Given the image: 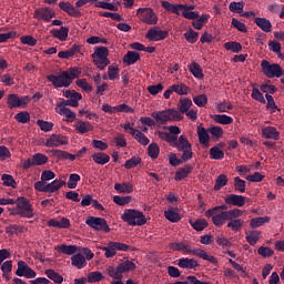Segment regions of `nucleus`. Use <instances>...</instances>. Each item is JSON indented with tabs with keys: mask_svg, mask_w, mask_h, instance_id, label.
Segmentation results:
<instances>
[{
	"mask_svg": "<svg viewBox=\"0 0 284 284\" xmlns=\"http://www.w3.org/2000/svg\"><path fill=\"white\" fill-rule=\"evenodd\" d=\"M54 17H57V12L51 8H39L33 12V19H37L38 21L50 22Z\"/></svg>",
	"mask_w": 284,
	"mask_h": 284,
	"instance_id": "obj_10",
	"label": "nucleus"
},
{
	"mask_svg": "<svg viewBox=\"0 0 284 284\" xmlns=\"http://www.w3.org/2000/svg\"><path fill=\"white\" fill-rule=\"evenodd\" d=\"M75 130L79 134H88V132H92L94 130V125L90 122L78 121L75 123Z\"/></svg>",
	"mask_w": 284,
	"mask_h": 284,
	"instance_id": "obj_30",
	"label": "nucleus"
},
{
	"mask_svg": "<svg viewBox=\"0 0 284 284\" xmlns=\"http://www.w3.org/2000/svg\"><path fill=\"white\" fill-rule=\"evenodd\" d=\"M59 8L63 12H67L69 17H75V18L81 17V11L70 2H60Z\"/></svg>",
	"mask_w": 284,
	"mask_h": 284,
	"instance_id": "obj_15",
	"label": "nucleus"
},
{
	"mask_svg": "<svg viewBox=\"0 0 284 284\" xmlns=\"http://www.w3.org/2000/svg\"><path fill=\"white\" fill-rule=\"evenodd\" d=\"M79 52H81V45L73 44L70 49L60 51L58 57L59 59H72V57H74V54H79Z\"/></svg>",
	"mask_w": 284,
	"mask_h": 284,
	"instance_id": "obj_18",
	"label": "nucleus"
},
{
	"mask_svg": "<svg viewBox=\"0 0 284 284\" xmlns=\"http://www.w3.org/2000/svg\"><path fill=\"white\" fill-rule=\"evenodd\" d=\"M192 170H194V166L192 165H185V168H182L175 172V181H183V179H187L190 174H192Z\"/></svg>",
	"mask_w": 284,
	"mask_h": 284,
	"instance_id": "obj_29",
	"label": "nucleus"
},
{
	"mask_svg": "<svg viewBox=\"0 0 284 284\" xmlns=\"http://www.w3.org/2000/svg\"><path fill=\"white\" fill-rule=\"evenodd\" d=\"M184 39H186L189 43H196V41H199V32L191 29L184 33Z\"/></svg>",
	"mask_w": 284,
	"mask_h": 284,
	"instance_id": "obj_63",
	"label": "nucleus"
},
{
	"mask_svg": "<svg viewBox=\"0 0 284 284\" xmlns=\"http://www.w3.org/2000/svg\"><path fill=\"white\" fill-rule=\"evenodd\" d=\"M75 85H78V88H81L84 90V92H92V85H90V83H88V80L85 79H79L75 81Z\"/></svg>",
	"mask_w": 284,
	"mask_h": 284,
	"instance_id": "obj_64",
	"label": "nucleus"
},
{
	"mask_svg": "<svg viewBox=\"0 0 284 284\" xmlns=\"http://www.w3.org/2000/svg\"><path fill=\"white\" fill-rule=\"evenodd\" d=\"M229 221L230 222L226 224V227H230L232 232H241V230H243V225L245 224V222H243V220L239 217H235Z\"/></svg>",
	"mask_w": 284,
	"mask_h": 284,
	"instance_id": "obj_36",
	"label": "nucleus"
},
{
	"mask_svg": "<svg viewBox=\"0 0 284 284\" xmlns=\"http://www.w3.org/2000/svg\"><path fill=\"white\" fill-rule=\"evenodd\" d=\"M141 156H132L124 163L125 170H132V168H136V165H141Z\"/></svg>",
	"mask_w": 284,
	"mask_h": 284,
	"instance_id": "obj_56",
	"label": "nucleus"
},
{
	"mask_svg": "<svg viewBox=\"0 0 284 284\" xmlns=\"http://www.w3.org/2000/svg\"><path fill=\"white\" fill-rule=\"evenodd\" d=\"M47 148H59L60 145H68V138L61 134H52L44 144Z\"/></svg>",
	"mask_w": 284,
	"mask_h": 284,
	"instance_id": "obj_12",
	"label": "nucleus"
},
{
	"mask_svg": "<svg viewBox=\"0 0 284 284\" xmlns=\"http://www.w3.org/2000/svg\"><path fill=\"white\" fill-rule=\"evenodd\" d=\"M91 57H100L102 59H108L110 57V50L106 47H97Z\"/></svg>",
	"mask_w": 284,
	"mask_h": 284,
	"instance_id": "obj_50",
	"label": "nucleus"
},
{
	"mask_svg": "<svg viewBox=\"0 0 284 284\" xmlns=\"http://www.w3.org/2000/svg\"><path fill=\"white\" fill-rule=\"evenodd\" d=\"M179 111L180 114H185V112H187L190 110V108H192V100L190 98H181L179 100Z\"/></svg>",
	"mask_w": 284,
	"mask_h": 284,
	"instance_id": "obj_38",
	"label": "nucleus"
},
{
	"mask_svg": "<svg viewBox=\"0 0 284 284\" xmlns=\"http://www.w3.org/2000/svg\"><path fill=\"white\" fill-rule=\"evenodd\" d=\"M178 267H182V270H194V267H199V262L194 258L182 257L178 262Z\"/></svg>",
	"mask_w": 284,
	"mask_h": 284,
	"instance_id": "obj_19",
	"label": "nucleus"
},
{
	"mask_svg": "<svg viewBox=\"0 0 284 284\" xmlns=\"http://www.w3.org/2000/svg\"><path fill=\"white\" fill-rule=\"evenodd\" d=\"M193 255L199 256V258H203V261H209V263H213V265H216L219 263V260H216V257L209 255L207 252L202 248H194Z\"/></svg>",
	"mask_w": 284,
	"mask_h": 284,
	"instance_id": "obj_24",
	"label": "nucleus"
},
{
	"mask_svg": "<svg viewBox=\"0 0 284 284\" xmlns=\"http://www.w3.org/2000/svg\"><path fill=\"white\" fill-rule=\"evenodd\" d=\"M227 181H230L227 179V175L225 174H220L216 180H215V185H214V190L215 192H219V190H221L222 187H225V185H227Z\"/></svg>",
	"mask_w": 284,
	"mask_h": 284,
	"instance_id": "obj_48",
	"label": "nucleus"
},
{
	"mask_svg": "<svg viewBox=\"0 0 284 284\" xmlns=\"http://www.w3.org/2000/svg\"><path fill=\"white\" fill-rule=\"evenodd\" d=\"M85 223L95 232H110V225H108V221L103 217L89 216Z\"/></svg>",
	"mask_w": 284,
	"mask_h": 284,
	"instance_id": "obj_9",
	"label": "nucleus"
},
{
	"mask_svg": "<svg viewBox=\"0 0 284 284\" xmlns=\"http://www.w3.org/2000/svg\"><path fill=\"white\" fill-rule=\"evenodd\" d=\"M170 250H173V252H184L185 254H194V248L189 246V244H185L183 242H173L169 244Z\"/></svg>",
	"mask_w": 284,
	"mask_h": 284,
	"instance_id": "obj_16",
	"label": "nucleus"
},
{
	"mask_svg": "<svg viewBox=\"0 0 284 284\" xmlns=\"http://www.w3.org/2000/svg\"><path fill=\"white\" fill-rule=\"evenodd\" d=\"M212 119L215 123H220L221 125H231V123L234 122L232 116H229L226 114H215L212 115Z\"/></svg>",
	"mask_w": 284,
	"mask_h": 284,
	"instance_id": "obj_39",
	"label": "nucleus"
},
{
	"mask_svg": "<svg viewBox=\"0 0 284 284\" xmlns=\"http://www.w3.org/2000/svg\"><path fill=\"white\" fill-rule=\"evenodd\" d=\"M225 50H230L231 52H241L243 50V45L240 42H226L224 43Z\"/></svg>",
	"mask_w": 284,
	"mask_h": 284,
	"instance_id": "obj_57",
	"label": "nucleus"
},
{
	"mask_svg": "<svg viewBox=\"0 0 284 284\" xmlns=\"http://www.w3.org/2000/svg\"><path fill=\"white\" fill-rule=\"evenodd\" d=\"M141 60V53L136 51H128L126 54L123 57V63L126 65H134L136 61Z\"/></svg>",
	"mask_w": 284,
	"mask_h": 284,
	"instance_id": "obj_25",
	"label": "nucleus"
},
{
	"mask_svg": "<svg viewBox=\"0 0 284 284\" xmlns=\"http://www.w3.org/2000/svg\"><path fill=\"white\" fill-rule=\"evenodd\" d=\"M129 134H132V136L138 141V143H141V145H148L150 143V139L143 134V132L139 130H132V132H129Z\"/></svg>",
	"mask_w": 284,
	"mask_h": 284,
	"instance_id": "obj_41",
	"label": "nucleus"
},
{
	"mask_svg": "<svg viewBox=\"0 0 284 284\" xmlns=\"http://www.w3.org/2000/svg\"><path fill=\"white\" fill-rule=\"evenodd\" d=\"M164 216L171 223H179V221H181V214H179V212L174 211V209H170V210L165 211Z\"/></svg>",
	"mask_w": 284,
	"mask_h": 284,
	"instance_id": "obj_45",
	"label": "nucleus"
},
{
	"mask_svg": "<svg viewBox=\"0 0 284 284\" xmlns=\"http://www.w3.org/2000/svg\"><path fill=\"white\" fill-rule=\"evenodd\" d=\"M44 274L50 281H54L58 284L63 283V277L52 268L45 270Z\"/></svg>",
	"mask_w": 284,
	"mask_h": 284,
	"instance_id": "obj_46",
	"label": "nucleus"
},
{
	"mask_svg": "<svg viewBox=\"0 0 284 284\" xmlns=\"http://www.w3.org/2000/svg\"><path fill=\"white\" fill-rule=\"evenodd\" d=\"M72 261V265L74 267H78V270H83V267H85V265H88V262H85V256H83V254H75L71 257Z\"/></svg>",
	"mask_w": 284,
	"mask_h": 284,
	"instance_id": "obj_34",
	"label": "nucleus"
},
{
	"mask_svg": "<svg viewBox=\"0 0 284 284\" xmlns=\"http://www.w3.org/2000/svg\"><path fill=\"white\" fill-rule=\"evenodd\" d=\"M246 237L245 240L247 241V243L250 245H256V243H258V241H261V231H248V233H246Z\"/></svg>",
	"mask_w": 284,
	"mask_h": 284,
	"instance_id": "obj_40",
	"label": "nucleus"
},
{
	"mask_svg": "<svg viewBox=\"0 0 284 284\" xmlns=\"http://www.w3.org/2000/svg\"><path fill=\"white\" fill-rule=\"evenodd\" d=\"M189 70L193 74V77H195V79H203V77H204L203 69L201 68L200 63L192 62L189 65Z\"/></svg>",
	"mask_w": 284,
	"mask_h": 284,
	"instance_id": "obj_42",
	"label": "nucleus"
},
{
	"mask_svg": "<svg viewBox=\"0 0 284 284\" xmlns=\"http://www.w3.org/2000/svg\"><path fill=\"white\" fill-rule=\"evenodd\" d=\"M245 196L243 195H236V194H230L226 195L224 199L225 205H233L234 207H243L245 205Z\"/></svg>",
	"mask_w": 284,
	"mask_h": 284,
	"instance_id": "obj_14",
	"label": "nucleus"
},
{
	"mask_svg": "<svg viewBox=\"0 0 284 284\" xmlns=\"http://www.w3.org/2000/svg\"><path fill=\"white\" fill-rule=\"evenodd\" d=\"M151 116L155 120L158 125H165L168 121H183V114L175 109L153 112Z\"/></svg>",
	"mask_w": 284,
	"mask_h": 284,
	"instance_id": "obj_3",
	"label": "nucleus"
},
{
	"mask_svg": "<svg viewBox=\"0 0 284 284\" xmlns=\"http://www.w3.org/2000/svg\"><path fill=\"white\" fill-rule=\"evenodd\" d=\"M161 6L168 12H172V14H181L179 10H183V8H185V4H172L170 1H162Z\"/></svg>",
	"mask_w": 284,
	"mask_h": 284,
	"instance_id": "obj_31",
	"label": "nucleus"
},
{
	"mask_svg": "<svg viewBox=\"0 0 284 284\" xmlns=\"http://www.w3.org/2000/svg\"><path fill=\"white\" fill-rule=\"evenodd\" d=\"M244 7H245L244 2H231L229 6V10L231 12H236L237 14H242Z\"/></svg>",
	"mask_w": 284,
	"mask_h": 284,
	"instance_id": "obj_61",
	"label": "nucleus"
},
{
	"mask_svg": "<svg viewBox=\"0 0 284 284\" xmlns=\"http://www.w3.org/2000/svg\"><path fill=\"white\" fill-rule=\"evenodd\" d=\"M138 18L146 26H156L159 23V17L152 8H139L136 10Z\"/></svg>",
	"mask_w": 284,
	"mask_h": 284,
	"instance_id": "obj_8",
	"label": "nucleus"
},
{
	"mask_svg": "<svg viewBox=\"0 0 284 284\" xmlns=\"http://www.w3.org/2000/svg\"><path fill=\"white\" fill-rule=\"evenodd\" d=\"M55 250H58L62 254H67L68 256H71V254L77 253V246H74V245H69L68 246L65 244H62L60 246H55Z\"/></svg>",
	"mask_w": 284,
	"mask_h": 284,
	"instance_id": "obj_49",
	"label": "nucleus"
},
{
	"mask_svg": "<svg viewBox=\"0 0 284 284\" xmlns=\"http://www.w3.org/2000/svg\"><path fill=\"white\" fill-rule=\"evenodd\" d=\"M170 37V32L165 30H156V29H149L145 38L149 41H163V39H168Z\"/></svg>",
	"mask_w": 284,
	"mask_h": 284,
	"instance_id": "obj_13",
	"label": "nucleus"
},
{
	"mask_svg": "<svg viewBox=\"0 0 284 284\" xmlns=\"http://www.w3.org/2000/svg\"><path fill=\"white\" fill-rule=\"evenodd\" d=\"M7 104L10 110H13V108H21V99L14 93L9 94Z\"/></svg>",
	"mask_w": 284,
	"mask_h": 284,
	"instance_id": "obj_43",
	"label": "nucleus"
},
{
	"mask_svg": "<svg viewBox=\"0 0 284 284\" xmlns=\"http://www.w3.org/2000/svg\"><path fill=\"white\" fill-rule=\"evenodd\" d=\"M175 148L179 152H183L184 150H190L192 148V143H190V140H187L185 135H181L175 142Z\"/></svg>",
	"mask_w": 284,
	"mask_h": 284,
	"instance_id": "obj_33",
	"label": "nucleus"
},
{
	"mask_svg": "<svg viewBox=\"0 0 284 284\" xmlns=\"http://www.w3.org/2000/svg\"><path fill=\"white\" fill-rule=\"evenodd\" d=\"M70 32V29L68 27H61L60 29H52L50 31V34L54 39H59V41H68V33Z\"/></svg>",
	"mask_w": 284,
	"mask_h": 284,
	"instance_id": "obj_17",
	"label": "nucleus"
},
{
	"mask_svg": "<svg viewBox=\"0 0 284 284\" xmlns=\"http://www.w3.org/2000/svg\"><path fill=\"white\" fill-rule=\"evenodd\" d=\"M17 276H24V278H36L37 272L32 270L26 262L19 261L18 262V270L16 271Z\"/></svg>",
	"mask_w": 284,
	"mask_h": 284,
	"instance_id": "obj_11",
	"label": "nucleus"
},
{
	"mask_svg": "<svg viewBox=\"0 0 284 284\" xmlns=\"http://www.w3.org/2000/svg\"><path fill=\"white\" fill-rule=\"evenodd\" d=\"M62 185H65V181L63 180H54L51 183L36 182L34 190H37V192H49L50 194H54V192H59L61 190Z\"/></svg>",
	"mask_w": 284,
	"mask_h": 284,
	"instance_id": "obj_6",
	"label": "nucleus"
},
{
	"mask_svg": "<svg viewBox=\"0 0 284 284\" xmlns=\"http://www.w3.org/2000/svg\"><path fill=\"white\" fill-rule=\"evenodd\" d=\"M245 185H246V182L244 180H242L239 176L234 178V191L235 192L244 193L245 192Z\"/></svg>",
	"mask_w": 284,
	"mask_h": 284,
	"instance_id": "obj_60",
	"label": "nucleus"
},
{
	"mask_svg": "<svg viewBox=\"0 0 284 284\" xmlns=\"http://www.w3.org/2000/svg\"><path fill=\"white\" fill-rule=\"evenodd\" d=\"M262 72L267 79H281V77H284V70L281 68V64L278 63H270L267 60H263L261 62Z\"/></svg>",
	"mask_w": 284,
	"mask_h": 284,
	"instance_id": "obj_5",
	"label": "nucleus"
},
{
	"mask_svg": "<svg viewBox=\"0 0 284 284\" xmlns=\"http://www.w3.org/2000/svg\"><path fill=\"white\" fill-rule=\"evenodd\" d=\"M210 131L203 128V124L197 126V138L201 145H210Z\"/></svg>",
	"mask_w": 284,
	"mask_h": 284,
	"instance_id": "obj_21",
	"label": "nucleus"
},
{
	"mask_svg": "<svg viewBox=\"0 0 284 284\" xmlns=\"http://www.w3.org/2000/svg\"><path fill=\"white\" fill-rule=\"evenodd\" d=\"M32 159L34 165H45L48 163V156L43 153H36Z\"/></svg>",
	"mask_w": 284,
	"mask_h": 284,
	"instance_id": "obj_58",
	"label": "nucleus"
},
{
	"mask_svg": "<svg viewBox=\"0 0 284 284\" xmlns=\"http://www.w3.org/2000/svg\"><path fill=\"white\" fill-rule=\"evenodd\" d=\"M240 216H243V211L240 209H232L229 211L214 212L210 219H212V223L215 227H221L222 225H225V221H232V219H239Z\"/></svg>",
	"mask_w": 284,
	"mask_h": 284,
	"instance_id": "obj_2",
	"label": "nucleus"
},
{
	"mask_svg": "<svg viewBox=\"0 0 284 284\" xmlns=\"http://www.w3.org/2000/svg\"><path fill=\"white\" fill-rule=\"evenodd\" d=\"M14 203H17V206L13 214L22 219H32L34 216V209H32L29 199L23 196L18 197L17 201L12 199H0V205H14Z\"/></svg>",
	"mask_w": 284,
	"mask_h": 284,
	"instance_id": "obj_1",
	"label": "nucleus"
},
{
	"mask_svg": "<svg viewBox=\"0 0 284 284\" xmlns=\"http://www.w3.org/2000/svg\"><path fill=\"white\" fill-rule=\"evenodd\" d=\"M1 179L3 181V185H6L7 187H17V181H14V178H12V175L2 174Z\"/></svg>",
	"mask_w": 284,
	"mask_h": 284,
	"instance_id": "obj_62",
	"label": "nucleus"
},
{
	"mask_svg": "<svg viewBox=\"0 0 284 284\" xmlns=\"http://www.w3.org/2000/svg\"><path fill=\"white\" fill-rule=\"evenodd\" d=\"M114 190L120 194H132V192H134V186L130 182L115 183Z\"/></svg>",
	"mask_w": 284,
	"mask_h": 284,
	"instance_id": "obj_28",
	"label": "nucleus"
},
{
	"mask_svg": "<svg viewBox=\"0 0 284 284\" xmlns=\"http://www.w3.org/2000/svg\"><path fill=\"white\" fill-rule=\"evenodd\" d=\"M189 223L195 232H203L209 225L207 220L205 219H197L195 221L189 220Z\"/></svg>",
	"mask_w": 284,
	"mask_h": 284,
	"instance_id": "obj_35",
	"label": "nucleus"
},
{
	"mask_svg": "<svg viewBox=\"0 0 284 284\" xmlns=\"http://www.w3.org/2000/svg\"><path fill=\"white\" fill-rule=\"evenodd\" d=\"M57 112L61 116L68 118L69 123H73V121L77 120V113H74L72 110H70L68 108H61Z\"/></svg>",
	"mask_w": 284,
	"mask_h": 284,
	"instance_id": "obj_44",
	"label": "nucleus"
},
{
	"mask_svg": "<svg viewBox=\"0 0 284 284\" xmlns=\"http://www.w3.org/2000/svg\"><path fill=\"white\" fill-rule=\"evenodd\" d=\"M79 181H81V175H79L77 173L70 174L69 181H68V184H67L69 190L77 189V185H78Z\"/></svg>",
	"mask_w": 284,
	"mask_h": 284,
	"instance_id": "obj_54",
	"label": "nucleus"
},
{
	"mask_svg": "<svg viewBox=\"0 0 284 284\" xmlns=\"http://www.w3.org/2000/svg\"><path fill=\"white\" fill-rule=\"evenodd\" d=\"M121 219L122 221H124V223H128V225L141 226L148 223V219H145V215H143V213L138 210H125Z\"/></svg>",
	"mask_w": 284,
	"mask_h": 284,
	"instance_id": "obj_4",
	"label": "nucleus"
},
{
	"mask_svg": "<svg viewBox=\"0 0 284 284\" xmlns=\"http://www.w3.org/2000/svg\"><path fill=\"white\" fill-rule=\"evenodd\" d=\"M4 232L9 236H14V234H23V232H28V227L20 226L18 224H10L6 226Z\"/></svg>",
	"mask_w": 284,
	"mask_h": 284,
	"instance_id": "obj_27",
	"label": "nucleus"
},
{
	"mask_svg": "<svg viewBox=\"0 0 284 284\" xmlns=\"http://www.w3.org/2000/svg\"><path fill=\"white\" fill-rule=\"evenodd\" d=\"M210 155H211V159L219 161V160L225 158V152H223V150L219 149V146H213L210 149Z\"/></svg>",
	"mask_w": 284,
	"mask_h": 284,
	"instance_id": "obj_53",
	"label": "nucleus"
},
{
	"mask_svg": "<svg viewBox=\"0 0 284 284\" xmlns=\"http://www.w3.org/2000/svg\"><path fill=\"white\" fill-rule=\"evenodd\" d=\"M265 223H270V216L254 217L251 220L250 226L256 230V227H261V225H265Z\"/></svg>",
	"mask_w": 284,
	"mask_h": 284,
	"instance_id": "obj_47",
	"label": "nucleus"
},
{
	"mask_svg": "<svg viewBox=\"0 0 284 284\" xmlns=\"http://www.w3.org/2000/svg\"><path fill=\"white\" fill-rule=\"evenodd\" d=\"M47 79L54 88H70L72 84V77L68 71H63L60 75L49 74Z\"/></svg>",
	"mask_w": 284,
	"mask_h": 284,
	"instance_id": "obj_7",
	"label": "nucleus"
},
{
	"mask_svg": "<svg viewBox=\"0 0 284 284\" xmlns=\"http://www.w3.org/2000/svg\"><path fill=\"white\" fill-rule=\"evenodd\" d=\"M14 119L18 121V123H30V113L28 111H21L14 115Z\"/></svg>",
	"mask_w": 284,
	"mask_h": 284,
	"instance_id": "obj_55",
	"label": "nucleus"
},
{
	"mask_svg": "<svg viewBox=\"0 0 284 284\" xmlns=\"http://www.w3.org/2000/svg\"><path fill=\"white\" fill-rule=\"evenodd\" d=\"M52 156H54L55 159H63L64 161H75L77 160V155L69 153L68 151H61V150H57L53 149L50 151Z\"/></svg>",
	"mask_w": 284,
	"mask_h": 284,
	"instance_id": "obj_22",
	"label": "nucleus"
},
{
	"mask_svg": "<svg viewBox=\"0 0 284 284\" xmlns=\"http://www.w3.org/2000/svg\"><path fill=\"white\" fill-rule=\"evenodd\" d=\"M193 255L199 256V258H203V261H209V263H213V265H216L219 263V260H216V257L209 255L207 252L202 248H194Z\"/></svg>",
	"mask_w": 284,
	"mask_h": 284,
	"instance_id": "obj_23",
	"label": "nucleus"
},
{
	"mask_svg": "<svg viewBox=\"0 0 284 284\" xmlns=\"http://www.w3.org/2000/svg\"><path fill=\"white\" fill-rule=\"evenodd\" d=\"M256 27L262 29L263 32H272V22L265 18H255Z\"/></svg>",
	"mask_w": 284,
	"mask_h": 284,
	"instance_id": "obj_37",
	"label": "nucleus"
},
{
	"mask_svg": "<svg viewBox=\"0 0 284 284\" xmlns=\"http://www.w3.org/2000/svg\"><path fill=\"white\" fill-rule=\"evenodd\" d=\"M262 136L264 139H272L273 141H278L281 133L277 132L274 126H265L262 129Z\"/></svg>",
	"mask_w": 284,
	"mask_h": 284,
	"instance_id": "obj_20",
	"label": "nucleus"
},
{
	"mask_svg": "<svg viewBox=\"0 0 284 284\" xmlns=\"http://www.w3.org/2000/svg\"><path fill=\"white\" fill-rule=\"evenodd\" d=\"M91 159L94 163H98V165H105L106 163H110V155L103 152L93 153Z\"/></svg>",
	"mask_w": 284,
	"mask_h": 284,
	"instance_id": "obj_32",
	"label": "nucleus"
},
{
	"mask_svg": "<svg viewBox=\"0 0 284 284\" xmlns=\"http://www.w3.org/2000/svg\"><path fill=\"white\" fill-rule=\"evenodd\" d=\"M161 152V149L159 148V144L156 143H151L148 146V154L150 156V159H159V153Z\"/></svg>",
	"mask_w": 284,
	"mask_h": 284,
	"instance_id": "obj_51",
	"label": "nucleus"
},
{
	"mask_svg": "<svg viewBox=\"0 0 284 284\" xmlns=\"http://www.w3.org/2000/svg\"><path fill=\"white\" fill-rule=\"evenodd\" d=\"M113 203L115 205H128L129 203H132V196L126 195V196H121V195H114L113 196Z\"/></svg>",
	"mask_w": 284,
	"mask_h": 284,
	"instance_id": "obj_52",
	"label": "nucleus"
},
{
	"mask_svg": "<svg viewBox=\"0 0 284 284\" xmlns=\"http://www.w3.org/2000/svg\"><path fill=\"white\" fill-rule=\"evenodd\" d=\"M207 132L212 135V139H221L223 136V128L221 126H210Z\"/></svg>",
	"mask_w": 284,
	"mask_h": 284,
	"instance_id": "obj_59",
	"label": "nucleus"
},
{
	"mask_svg": "<svg viewBox=\"0 0 284 284\" xmlns=\"http://www.w3.org/2000/svg\"><path fill=\"white\" fill-rule=\"evenodd\" d=\"M63 97L73 102V108H79V101L83 99L81 93L71 90L63 91Z\"/></svg>",
	"mask_w": 284,
	"mask_h": 284,
	"instance_id": "obj_26",
	"label": "nucleus"
}]
</instances>
